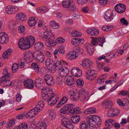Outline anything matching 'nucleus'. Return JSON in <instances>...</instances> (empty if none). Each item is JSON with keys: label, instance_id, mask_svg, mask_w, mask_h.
<instances>
[{"label": "nucleus", "instance_id": "f257e3e1", "mask_svg": "<svg viewBox=\"0 0 129 129\" xmlns=\"http://www.w3.org/2000/svg\"><path fill=\"white\" fill-rule=\"evenodd\" d=\"M43 93L42 97L43 100L46 102H47L48 105L51 106H53L55 105L56 103V100H54L53 98L54 96V94L52 92L51 88L47 87H44L42 89Z\"/></svg>", "mask_w": 129, "mask_h": 129}, {"label": "nucleus", "instance_id": "f03ea898", "mask_svg": "<svg viewBox=\"0 0 129 129\" xmlns=\"http://www.w3.org/2000/svg\"><path fill=\"white\" fill-rule=\"evenodd\" d=\"M35 42L34 37L31 36H27L24 39H20L18 42V46L22 50H25L32 46Z\"/></svg>", "mask_w": 129, "mask_h": 129}, {"label": "nucleus", "instance_id": "7ed1b4c3", "mask_svg": "<svg viewBox=\"0 0 129 129\" xmlns=\"http://www.w3.org/2000/svg\"><path fill=\"white\" fill-rule=\"evenodd\" d=\"M91 38L92 39L91 42V44H87L86 46L87 51L91 55L93 53V45H98L103 47V44L105 42V39L103 37H91Z\"/></svg>", "mask_w": 129, "mask_h": 129}, {"label": "nucleus", "instance_id": "20e7f679", "mask_svg": "<svg viewBox=\"0 0 129 129\" xmlns=\"http://www.w3.org/2000/svg\"><path fill=\"white\" fill-rule=\"evenodd\" d=\"M66 61L63 60H57V73L62 77H64L67 76L69 72L68 69L62 65H67Z\"/></svg>", "mask_w": 129, "mask_h": 129}, {"label": "nucleus", "instance_id": "39448f33", "mask_svg": "<svg viewBox=\"0 0 129 129\" xmlns=\"http://www.w3.org/2000/svg\"><path fill=\"white\" fill-rule=\"evenodd\" d=\"M44 105V103L43 101H39L36 105V107L34 109L30 110L29 112L25 113V117L27 118L33 117L38 112L41 111Z\"/></svg>", "mask_w": 129, "mask_h": 129}, {"label": "nucleus", "instance_id": "423d86ee", "mask_svg": "<svg viewBox=\"0 0 129 129\" xmlns=\"http://www.w3.org/2000/svg\"><path fill=\"white\" fill-rule=\"evenodd\" d=\"M45 64L49 72L52 73L55 72L56 68V61L51 58H48L46 60Z\"/></svg>", "mask_w": 129, "mask_h": 129}, {"label": "nucleus", "instance_id": "0eeeda50", "mask_svg": "<svg viewBox=\"0 0 129 129\" xmlns=\"http://www.w3.org/2000/svg\"><path fill=\"white\" fill-rule=\"evenodd\" d=\"M62 4L64 8H67L69 10L72 12L77 10L76 5L71 0H63L62 2Z\"/></svg>", "mask_w": 129, "mask_h": 129}, {"label": "nucleus", "instance_id": "6e6552de", "mask_svg": "<svg viewBox=\"0 0 129 129\" xmlns=\"http://www.w3.org/2000/svg\"><path fill=\"white\" fill-rule=\"evenodd\" d=\"M74 105L73 104H66L61 108L59 112L63 114L70 112L71 113L73 109H74Z\"/></svg>", "mask_w": 129, "mask_h": 129}, {"label": "nucleus", "instance_id": "1a4fd4ad", "mask_svg": "<svg viewBox=\"0 0 129 129\" xmlns=\"http://www.w3.org/2000/svg\"><path fill=\"white\" fill-rule=\"evenodd\" d=\"M32 57L37 61L39 63L42 62L44 60V56L41 51L38 52L33 53L32 54Z\"/></svg>", "mask_w": 129, "mask_h": 129}, {"label": "nucleus", "instance_id": "9d476101", "mask_svg": "<svg viewBox=\"0 0 129 129\" xmlns=\"http://www.w3.org/2000/svg\"><path fill=\"white\" fill-rule=\"evenodd\" d=\"M86 75L87 79L89 80H94L97 76V73L94 70H89L86 71Z\"/></svg>", "mask_w": 129, "mask_h": 129}, {"label": "nucleus", "instance_id": "9b49d317", "mask_svg": "<svg viewBox=\"0 0 129 129\" xmlns=\"http://www.w3.org/2000/svg\"><path fill=\"white\" fill-rule=\"evenodd\" d=\"M62 125L67 128L70 129H72L74 126L71 122V121L67 118H63L62 120Z\"/></svg>", "mask_w": 129, "mask_h": 129}, {"label": "nucleus", "instance_id": "f8f14e48", "mask_svg": "<svg viewBox=\"0 0 129 129\" xmlns=\"http://www.w3.org/2000/svg\"><path fill=\"white\" fill-rule=\"evenodd\" d=\"M93 62L90 59H84L80 64L83 67L86 69H90L92 67Z\"/></svg>", "mask_w": 129, "mask_h": 129}, {"label": "nucleus", "instance_id": "ddd939ff", "mask_svg": "<svg viewBox=\"0 0 129 129\" xmlns=\"http://www.w3.org/2000/svg\"><path fill=\"white\" fill-rule=\"evenodd\" d=\"M115 10L118 13H124L126 9L125 6L124 4H117L115 7Z\"/></svg>", "mask_w": 129, "mask_h": 129}, {"label": "nucleus", "instance_id": "4468645a", "mask_svg": "<svg viewBox=\"0 0 129 129\" xmlns=\"http://www.w3.org/2000/svg\"><path fill=\"white\" fill-rule=\"evenodd\" d=\"M71 73L73 76L79 77L82 75V71L79 68H74L71 70Z\"/></svg>", "mask_w": 129, "mask_h": 129}, {"label": "nucleus", "instance_id": "2eb2a0df", "mask_svg": "<svg viewBox=\"0 0 129 129\" xmlns=\"http://www.w3.org/2000/svg\"><path fill=\"white\" fill-rule=\"evenodd\" d=\"M66 56L67 58L71 60H73L78 57V53L77 52L74 51L68 52Z\"/></svg>", "mask_w": 129, "mask_h": 129}, {"label": "nucleus", "instance_id": "dca6fc26", "mask_svg": "<svg viewBox=\"0 0 129 129\" xmlns=\"http://www.w3.org/2000/svg\"><path fill=\"white\" fill-rule=\"evenodd\" d=\"M24 86L29 89L33 88L34 86L33 81L31 79L26 80L24 81Z\"/></svg>", "mask_w": 129, "mask_h": 129}, {"label": "nucleus", "instance_id": "f3484780", "mask_svg": "<svg viewBox=\"0 0 129 129\" xmlns=\"http://www.w3.org/2000/svg\"><path fill=\"white\" fill-rule=\"evenodd\" d=\"M9 42V38L7 35L4 33L0 35V43H6Z\"/></svg>", "mask_w": 129, "mask_h": 129}, {"label": "nucleus", "instance_id": "a211bd4d", "mask_svg": "<svg viewBox=\"0 0 129 129\" xmlns=\"http://www.w3.org/2000/svg\"><path fill=\"white\" fill-rule=\"evenodd\" d=\"M45 80L48 85H52L54 84V81L52 77L50 75H46L44 77Z\"/></svg>", "mask_w": 129, "mask_h": 129}, {"label": "nucleus", "instance_id": "6ab92c4d", "mask_svg": "<svg viewBox=\"0 0 129 129\" xmlns=\"http://www.w3.org/2000/svg\"><path fill=\"white\" fill-rule=\"evenodd\" d=\"M114 123L113 120L109 119L105 122V125L106 127H104L103 129H111L113 126Z\"/></svg>", "mask_w": 129, "mask_h": 129}, {"label": "nucleus", "instance_id": "aec40b11", "mask_svg": "<svg viewBox=\"0 0 129 129\" xmlns=\"http://www.w3.org/2000/svg\"><path fill=\"white\" fill-rule=\"evenodd\" d=\"M113 15L111 12L107 11L105 13L104 18L107 21H111L113 20Z\"/></svg>", "mask_w": 129, "mask_h": 129}, {"label": "nucleus", "instance_id": "412c9836", "mask_svg": "<svg viewBox=\"0 0 129 129\" xmlns=\"http://www.w3.org/2000/svg\"><path fill=\"white\" fill-rule=\"evenodd\" d=\"M33 53H31L29 51H27L25 52L24 54V60L27 62H29L30 59Z\"/></svg>", "mask_w": 129, "mask_h": 129}, {"label": "nucleus", "instance_id": "4be33fe9", "mask_svg": "<svg viewBox=\"0 0 129 129\" xmlns=\"http://www.w3.org/2000/svg\"><path fill=\"white\" fill-rule=\"evenodd\" d=\"M87 121L88 122L90 126V129H93V127H95V122L94 121L93 117L92 116H90V117L87 119Z\"/></svg>", "mask_w": 129, "mask_h": 129}, {"label": "nucleus", "instance_id": "5701e85b", "mask_svg": "<svg viewBox=\"0 0 129 129\" xmlns=\"http://www.w3.org/2000/svg\"><path fill=\"white\" fill-rule=\"evenodd\" d=\"M35 83L36 86L38 88L43 85L45 83L44 81L41 78L36 79L35 80Z\"/></svg>", "mask_w": 129, "mask_h": 129}, {"label": "nucleus", "instance_id": "b1692460", "mask_svg": "<svg viewBox=\"0 0 129 129\" xmlns=\"http://www.w3.org/2000/svg\"><path fill=\"white\" fill-rule=\"evenodd\" d=\"M15 8L12 5H9L7 7L6 9V12L8 14H13L15 13Z\"/></svg>", "mask_w": 129, "mask_h": 129}, {"label": "nucleus", "instance_id": "393cba45", "mask_svg": "<svg viewBox=\"0 0 129 129\" xmlns=\"http://www.w3.org/2000/svg\"><path fill=\"white\" fill-rule=\"evenodd\" d=\"M42 38L45 39H49L51 38H54V35L50 32H45L42 36Z\"/></svg>", "mask_w": 129, "mask_h": 129}, {"label": "nucleus", "instance_id": "a878e982", "mask_svg": "<svg viewBox=\"0 0 129 129\" xmlns=\"http://www.w3.org/2000/svg\"><path fill=\"white\" fill-rule=\"evenodd\" d=\"M34 48L36 51L43 49L44 48L43 44L42 42H39L36 43L34 45Z\"/></svg>", "mask_w": 129, "mask_h": 129}, {"label": "nucleus", "instance_id": "bb28decb", "mask_svg": "<svg viewBox=\"0 0 129 129\" xmlns=\"http://www.w3.org/2000/svg\"><path fill=\"white\" fill-rule=\"evenodd\" d=\"M66 84L69 86L72 85L75 82L74 80V78L72 76L68 77L66 79Z\"/></svg>", "mask_w": 129, "mask_h": 129}, {"label": "nucleus", "instance_id": "cd10ccee", "mask_svg": "<svg viewBox=\"0 0 129 129\" xmlns=\"http://www.w3.org/2000/svg\"><path fill=\"white\" fill-rule=\"evenodd\" d=\"M102 104L104 106L105 108H109L110 109L112 108L113 104L112 102L108 100L104 101Z\"/></svg>", "mask_w": 129, "mask_h": 129}, {"label": "nucleus", "instance_id": "c85d7f7f", "mask_svg": "<svg viewBox=\"0 0 129 129\" xmlns=\"http://www.w3.org/2000/svg\"><path fill=\"white\" fill-rule=\"evenodd\" d=\"M46 45L49 47H53L55 46L56 44V41L55 42L51 40H46L45 42Z\"/></svg>", "mask_w": 129, "mask_h": 129}, {"label": "nucleus", "instance_id": "c756f323", "mask_svg": "<svg viewBox=\"0 0 129 129\" xmlns=\"http://www.w3.org/2000/svg\"><path fill=\"white\" fill-rule=\"evenodd\" d=\"M16 17L19 21L23 22L25 20L26 18L25 15L22 13L18 14Z\"/></svg>", "mask_w": 129, "mask_h": 129}, {"label": "nucleus", "instance_id": "7c9ffc66", "mask_svg": "<svg viewBox=\"0 0 129 129\" xmlns=\"http://www.w3.org/2000/svg\"><path fill=\"white\" fill-rule=\"evenodd\" d=\"M46 124L44 122H40L37 124L36 128L37 129H46Z\"/></svg>", "mask_w": 129, "mask_h": 129}, {"label": "nucleus", "instance_id": "2f4dec72", "mask_svg": "<svg viewBox=\"0 0 129 129\" xmlns=\"http://www.w3.org/2000/svg\"><path fill=\"white\" fill-rule=\"evenodd\" d=\"M3 77H2L0 78V82H4V83H5V84H6L7 86H11L12 85V82L9 80L6 79V78H4Z\"/></svg>", "mask_w": 129, "mask_h": 129}, {"label": "nucleus", "instance_id": "473e14b6", "mask_svg": "<svg viewBox=\"0 0 129 129\" xmlns=\"http://www.w3.org/2000/svg\"><path fill=\"white\" fill-rule=\"evenodd\" d=\"M96 109L94 108H88L86 109L84 112L85 114H92L96 112Z\"/></svg>", "mask_w": 129, "mask_h": 129}, {"label": "nucleus", "instance_id": "72a5a7b5", "mask_svg": "<svg viewBox=\"0 0 129 129\" xmlns=\"http://www.w3.org/2000/svg\"><path fill=\"white\" fill-rule=\"evenodd\" d=\"M80 119V117L79 116L76 115L71 117V120L73 123H76L79 122Z\"/></svg>", "mask_w": 129, "mask_h": 129}, {"label": "nucleus", "instance_id": "f704fd0d", "mask_svg": "<svg viewBox=\"0 0 129 129\" xmlns=\"http://www.w3.org/2000/svg\"><path fill=\"white\" fill-rule=\"evenodd\" d=\"M12 51V50L11 49H7L4 52L3 55V58L5 59L7 58L10 55Z\"/></svg>", "mask_w": 129, "mask_h": 129}, {"label": "nucleus", "instance_id": "c9c22d12", "mask_svg": "<svg viewBox=\"0 0 129 129\" xmlns=\"http://www.w3.org/2000/svg\"><path fill=\"white\" fill-rule=\"evenodd\" d=\"M29 19L28 23L30 26H34L37 23L35 18H34V17H30Z\"/></svg>", "mask_w": 129, "mask_h": 129}, {"label": "nucleus", "instance_id": "e433bc0d", "mask_svg": "<svg viewBox=\"0 0 129 129\" xmlns=\"http://www.w3.org/2000/svg\"><path fill=\"white\" fill-rule=\"evenodd\" d=\"M117 110L115 109H110L108 111L107 113L108 116L111 117H114L115 116V114H116L115 112Z\"/></svg>", "mask_w": 129, "mask_h": 129}, {"label": "nucleus", "instance_id": "4c0bfd02", "mask_svg": "<svg viewBox=\"0 0 129 129\" xmlns=\"http://www.w3.org/2000/svg\"><path fill=\"white\" fill-rule=\"evenodd\" d=\"M81 97L79 93L75 92L73 96L71 97V99L75 101L78 100Z\"/></svg>", "mask_w": 129, "mask_h": 129}, {"label": "nucleus", "instance_id": "58836bf2", "mask_svg": "<svg viewBox=\"0 0 129 129\" xmlns=\"http://www.w3.org/2000/svg\"><path fill=\"white\" fill-rule=\"evenodd\" d=\"M93 117L94 121L95 122V124L96 123L97 125H100L101 124L102 122L100 117L97 116H93Z\"/></svg>", "mask_w": 129, "mask_h": 129}, {"label": "nucleus", "instance_id": "ea45409f", "mask_svg": "<svg viewBox=\"0 0 129 129\" xmlns=\"http://www.w3.org/2000/svg\"><path fill=\"white\" fill-rule=\"evenodd\" d=\"M58 49L57 50V54L58 53L63 54L65 52L64 48V46L61 45L60 46H58Z\"/></svg>", "mask_w": 129, "mask_h": 129}, {"label": "nucleus", "instance_id": "a19ab883", "mask_svg": "<svg viewBox=\"0 0 129 129\" xmlns=\"http://www.w3.org/2000/svg\"><path fill=\"white\" fill-rule=\"evenodd\" d=\"M88 128V125L87 123L84 121L81 122L80 126V129H87Z\"/></svg>", "mask_w": 129, "mask_h": 129}, {"label": "nucleus", "instance_id": "79ce46f5", "mask_svg": "<svg viewBox=\"0 0 129 129\" xmlns=\"http://www.w3.org/2000/svg\"><path fill=\"white\" fill-rule=\"evenodd\" d=\"M37 11L38 12L41 13H45L47 12L48 11V9L47 7H44L41 8H39L37 10Z\"/></svg>", "mask_w": 129, "mask_h": 129}, {"label": "nucleus", "instance_id": "37998d69", "mask_svg": "<svg viewBox=\"0 0 129 129\" xmlns=\"http://www.w3.org/2000/svg\"><path fill=\"white\" fill-rule=\"evenodd\" d=\"M82 112L80 111V109L79 107L75 108L74 106V109H73L71 113L73 114H78L81 113Z\"/></svg>", "mask_w": 129, "mask_h": 129}, {"label": "nucleus", "instance_id": "c03bdc74", "mask_svg": "<svg viewBox=\"0 0 129 129\" xmlns=\"http://www.w3.org/2000/svg\"><path fill=\"white\" fill-rule=\"evenodd\" d=\"M123 106L125 107L128 110L129 109V100L126 99L124 100L123 101Z\"/></svg>", "mask_w": 129, "mask_h": 129}, {"label": "nucleus", "instance_id": "a18cd8bd", "mask_svg": "<svg viewBox=\"0 0 129 129\" xmlns=\"http://www.w3.org/2000/svg\"><path fill=\"white\" fill-rule=\"evenodd\" d=\"M19 129H28L27 124L25 123H23L18 126Z\"/></svg>", "mask_w": 129, "mask_h": 129}, {"label": "nucleus", "instance_id": "49530a36", "mask_svg": "<svg viewBox=\"0 0 129 129\" xmlns=\"http://www.w3.org/2000/svg\"><path fill=\"white\" fill-rule=\"evenodd\" d=\"M82 35V34L77 31H73L72 33V36L73 37H80Z\"/></svg>", "mask_w": 129, "mask_h": 129}, {"label": "nucleus", "instance_id": "de8ad7c7", "mask_svg": "<svg viewBox=\"0 0 129 129\" xmlns=\"http://www.w3.org/2000/svg\"><path fill=\"white\" fill-rule=\"evenodd\" d=\"M18 30L21 33L24 32L25 30V28L23 25H20L18 27Z\"/></svg>", "mask_w": 129, "mask_h": 129}, {"label": "nucleus", "instance_id": "09e8293b", "mask_svg": "<svg viewBox=\"0 0 129 129\" xmlns=\"http://www.w3.org/2000/svg\"><path fill=\"white\" fill-rule=\"evenodd\" d=\"M76 83L78 86L81 87H82L84 84V81L82 79H81L77 80L76 81Z\"/></svg>", "mask_w": 129, "mask_h": 129}, {"label": "nucleus", "instance_id": "8fccbe9b", "mask_svg": "<svg viewBox=\"0 0 129 129\" xmlns=\"http://www.w3.org/2000/svg\"><path fill=\"white\" fill-rule=\"evenodd\" d=\"M3 74L4 75L3 76L4 78H9L10 77L9 76V74L8 73L7 69H5V70L3 72Z\"/></svg>", "mask_w": 129, "mask_h": 129}, {"label": "nucleus", "instance_id": "3c124183", "mask_svg": "<svg viewBox=\"0 0 129 129\" xmlns=\"http://www.w3.org/2000/svg\"><path fill=\"white\" fill-rule=\"evenodd\" d=\"M108 1V0H99V4L100 5L104 6L107 5Z\"/></svg>", "mask_w": 129, "mask_h": 129}, {"label": "nucleus", "instance_id": "603ef678", "mask_svg": "<svg viewBox=\"0 0 129 129\" xmlns=\"http://www.w3.org/2000/svg\"><path fill=\"white\" fill-rule=\"evenodd\" d=\"M119 94L123 96L126 95L129 98V92L126 90H122L119 92Z\"/></svg>", "mask_w": 129, "mask_h": 129}, {"label": "nucleus", "instance_id": "864d4df0", "mask_svg": "<svg viewBox=\"0 0 129 129\" xmlns=\"http://www.w3.org/2000/svg\"><path fill=\"white\" fill-rule=\"evenodd\" d=\"M56 115L55 112L53 113V112H51L49 115L48 117L52 120L55 119L56 118Z\"/></svg>", "mask_w": 129, "mask_h": 129}, {"label": "nucleus", "instance_id": "5fc2aeb1", "mask_svg": "<svg viewBox=\"0 0 129 129\" xmlns=\"http://www.w3.org/2000/svg\"><path fill=\"white\" fill-rule=\"evenodd\" d=\"M88 93V91H86L84 88H82L79 90V93L81 96V95H86Z\"/></svg>", "mask_w": 129, "mask_h": 129}, {"label": "nucleus", "instance_id": "6e6d98bb", "mask_svg": "<svg viewBox=\"0 0 129 129\" xmlns=\"http://www.w3.org/2000/svg\"><path fill=\"white\" fill-rule=\"evenodd\" d=\"M18 69V65L17 63H14L12 66V70L13 72H14L17 71Z\"/></svg>", "mask_w": 129, "mask_h": 129}, {"label": "nucleus", "instance_id": "4d7b16f0", "mask_svg": "<svg viewBox=\"0 0 129 129\" xmlns=\"http://www.w3.org/2000/svg\"><path fill=\"white\" fill-rule=\"evenodd\" d=\"M76 1L78 4L82 5L86 3L88 0H76Z\"/></svg>", "mask_w": 129, "mask_h": 129}, {"label": "nucleus", "instance_id": "13d9d810", "mask_svg": "<svg viewBox=\"0 0 129 129\" xmlns=\"http://www.w3.org/2000/svg\"><path fill=\"white\" fill-rule=\"evenodd\" d=\"M65 41L64 39L61 37H59L57 38V44H62Z\"/></svg>", "mask_w": 129, "mask_h": 129}, {"label": "nucleus", "instance_id": "bf43d9fd", "mask_svg": "<svg viewBox=\"0 0 129 129\" xmlns=\"http://www.w3.org/2000/svg\"><path fill=\"white\" fill-rule=\"evenodd\" d=\"M120 21L123 25H125L126 26L128 24L127 21L124 18H123L121 19Z\"/></svg>", "mask_w": 129, "mask_h": 129}, {"label": "nucleus", "instance_id": "052dcab7", "mask_svg": "<svg viewBox=\"0 0 129 129\" xmlns=\"http://www.w3.org/2000/svg\"><path fill=\"white\" fill-rule=\"evenodd\" d=\"M106 77V76H105V77H100L97 80V82L100 84H102L104 81V79Z\"/></svg>", "mask_w": 129, "mask_h": 129}, {"label": "nucleus", "instance_id": "680f3d73", "mask_svg": "<svg viewBox=\"0 0 129 129\" xmlns=\"http://www.w3.org/2000/svg\"><path fill=\"white\" fill-rule=\"evenodd\" d=\"M56 25V23L54 21H52L50 23V26L53 28H55Z\"/></svg>", "mask_w": 129, "mask_h": 129}, {"label": "nucleus", "instance_id": "e2e57ef3", "mask_svg": "<svg viewBox=\"0 0 129 129\" xmlns=\"http://www.w3.org/2000/svg\"><path fill=\"white\" fill-rule=\"evenodd\" d=\"M92 34V36H97L99 34V31L98 30L93 28Z\"/></svg>", "mask_w": 129, "mask_h": 129}, {"label": "nucleus", "instance_id": "0e129e2a", "mask_svg": "<svg viewBox=\"0 0 129 129\" xmlns=\"http://www.w3.org/2000/svg\"><path fill=\"white\" fill-rule=\"evenodd\" d=\"M61 77V78H57V85H62V83H61L62 77L60 76Z\"/></svg>", "mask_w": 129, "mask_h": 129}, {"label": "nucleus", "instance_id": "69168bd1", "mask_svg": "<svg viewBox=\"0 0 129 129\" xmlns=\"http://www.w3.org/2000/svg\"><path fill=\"white\" fill-rule=\"evenodd\" d=\"M93 28H90L87 29L86 30V32L90 36H92V31Z\"/></svg>", "mask_w": 129, "mask_h": 129}, {"label": "nucleus", "instance_id": "338daca9", "mask_svg": "<svg viewBox=\"0 0 129 129\" xmlns=\"http://www.w3.org/2000/svg\"><path fill=\"white\" fill-rule=\"evenodd\" d=\"M26 115V113H23L17 116L16 118L18 119H21L23 118L24 116Z\"/></svg>", "mask_w": 129, "mask_h": 129}, {"label": "nucleus", "instance_id": "774afa93", "mask_svg": "<svg viewBox=\"0 0 129 129\" xmlns=\"http://www.w3.org/2000/svg\"><path fill=\"white\" fill-rule=\"evenodd\" d=\"M15 123V121L13 119H12L10 120L9 121V123H8V124L9 127H10V126H12V125Z\"/></svg>", "mask_w": 129, "mask_h": 129}]
</instances>
